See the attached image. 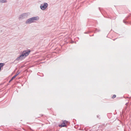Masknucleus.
I'll return each mask as SVG.
<instances>
[{"label":"nucleus","mask_w":131,"mask_h":131,"mask_svg":"<svg viewBox=\"0 0 131 131\" xmlns=\"http://www.w3.org/2000/svg\"><path fill=\"white\" fill-rule=\"evenodd\" d=\"M59 126L61 127H66L67 125L65 124V122L64 121H63V122L61 124V125H59Z\"/></svg>","instance_id":"obj_7"},{"label":"nucleus","mask_w":131,"mask_h":131,"mask_svg":"<svg viewBox=\"0 0 131 131\" xmlns=\"http://www.w3.org/2000/svg\"><path fill=\"white\" fill-rule=\"evenodd\" d=\"M3 63H0V71L1 70V68L4 66Z\"/></svg>","instance_id":"obj_9"},{"label":"nucleus","mask_w":131,"mask_h":131,"mask_svg":"<svg viewBox=\"0 0 131 131\" xmlns=\"http://www.w3.org/2000/svg\"><path fill=\"white\" fill-rule=\"evenodd\" d=\"M31 51L30 50L28 49L24 51L22 53L25 56V57H26L29 55Z\"/></svg>","instance_id":"obj_4"},{"label":"nucleus","mask_w":131,"mask_h":131,"mask_svg":"<svg viewBox=\"0 0 131 131\" xmlns=\"http://www.w3.org/2000/svg\"><path fill=\"white\" fill-rule=\"evenodd\" d=\"M84 33H85V34H87V32H85Z\"/></svg>","instance_id":"obj_16"},{"label":"nucleus","mask_w":131,"mask_h":131,"mask_svg":"<svg viewBox=\"0 0 131 131\" xmlns=\"http://www.w3.org/2000/svg\"><path fill=\"white\" fill-rule=\"evenodd\" d=\"M99 115H97V117H99Z\"/></svg>","instance_id":"obj_15"},{"label":"nucleus","mask_w":131,"mask_h":131,"mask_svg":"<svg viewBox=\"0 0 131 131\" xmlns=\"http://www.w3.org/2000/svg\"><path fill=\"white\" fill-rule=\"evenodd\" d=\"M48 5L47 3H44L43 4H41L40 8L41 10H44L46 8Z\"/></svg>","instance_id":"obj_3"},{"label":"nucleus","mask_w":131,"mask_h":131,"mask_svg":"<svg viewBox=\"0 0 131 131\" xmlns=\"http://www.w3.org/2000/svg\"><path fill=\"white\" fill-rule=\"evenodd\" d=\"M64 121L65 122V124H66V123H68V122L67 121H66V120H65V121Z\"/></svg>","instance_id":"obj_13"},{"label":"nucleus","mask_w":131,"mask_h":131,"mask_svg":"<svg viewBox=\"0 0 131 131\" xmlns=\"http://www.w3.org/2000/svg\"><path fill=\"white\" fill-rule=\"evenodd\" d=\"M130 24H131V23H130Z\"/></svg>","instance_id":"obj_17"},{"label":"nucleus","mask_w":131,"mask_h":131,"mask_svg":"<svg viewBox=\"0 0 131 131\" xmlns=\"http://www.w3.org/2000/svg\"><path fill=\"white\" fill-rule=\"evenodd\" d=\"M7 2L6 0H0V3H6Z\"/></svg>","instance_id":"obj_8"},{"label":"nucleus","mask_w":131,"mask_h":131,"mask_svg":"<svg viewBox=\"0 0 131 131\" xmlns=\"http://www.w3.org/2000/svg\"><path fill=\"white\" fill-rule=\"evenodd\" d=\"M39 19L38 16L30 18L27 19L25 22L26 24H30L35 22V20H38Z\"/></svg>","instance_id":"obj_1"},{"label":"nucleus","mask_w":131,"mask_h":131,"mask_svg":"<svg viewBox=\"0 0 131 131\" xmlns=\"http://www.w3.org/2000/svg\"><path fill=\"white\" fill-rule=\"evenodd\" d=\"M100 31V30L99 29L96 28L95 30V32H99Z\"/></svg>","instance_id":"obj_10"},{"label":"nucleus","mask_w":131,"mask_h":131,"mask_svg":"<svg viewBox=\"0 0 131 131\" xmlns=\"http://www.w3.org/2000/svg\"><path fill=\"white\" fill-rule=\"evenodd\" d=\"M128 103H126V104H126V105H128Z\"/></svg>","instance_id":"obj_14"},{"label":"nucleus","mask_w":131,"mask_h":131,"mask_svg":"<svg viewBox=\"0 0 131 131\" xmlns=\"http://www.w3.org/2000/svg\"><path fill=\"white\" fill-rule=\"evenodd\" d=\"M25 58L23 53H22L16 59V61L21 60Z\"/></svg>","instance_id":"obj_5"},{"label":"nucleus","mask_w":131,"mask_h":131,"mask_svg":"<svg viewBox=\"0 0 131 131\" xmlns=\"http://www.w3.org/2000/svg\"><path fill=\"white\" fill-rule=\"evenodd\" d=\"M116 95H114L112 97V98L113 99H114L116 97Z\"/></svg>","instance_id":"obj_11"},{"label":"nucleus","mask_w":131,"mask_h":131,"mask_svg":"<svg viewBox=\"0 0 131 131\" xmlns=\"http://www.w3.org/2000/svg\"><path fill=\"white\" fill-rule=\"evenodd\" d=\"M30 15L29 13H24L20 15L19 17V19H23L25 18H27L28 16Z\"/></svg>","instance_id":"obj_2"},{"label":"nucleus","mask_w":131,"mask_h":131,"mask_svg":"<svg viewBox=\"0 0 131 131\" xmlns=\"http://www.w3.org/2000/svg\"><path fill=\"white\" fill-rule=\"evenodd\" d=\"M20 73V72H17L16 74L9 81V82H10L11 81H12L13 79H14L17 75H18L19 73Z\"/></svg>","instance_id":"obj_6"},{"label":"nucleus","mask_w":131,"mask_h":131,"mask_svg":"<svg viewBox=\"0 0 131 131\" xmlns=\"http://www.w3.org/2000/svg\"><path fill=\"white\" fill-rule=\"evenodd\" d=\"M123 22H124V23H125V24H127V23H128V22H127L125 21V20H123Z\"/></svg>","instance_id":"obj_12"}]
</instances>
